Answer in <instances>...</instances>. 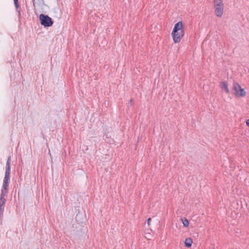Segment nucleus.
I'll list each match as a JSON object with an SVG mask.
<instances>
[{"label":"nucleus","mask_w":249,"mask_h":249,"mask_svg":"<svg viewBox=\"0 0 249 249\" xmlns=\"http://www.w3.org/2000/svg\"><path fill=\"white\" fill-rule=\"evenodd\" d=\"M11 157H9L6 163V169H10Z\"/></svg>","instance_id":"12"},{"label":"nucleus","mask_w":249,"mask_h":249,"mask_svg":"<svg viewBox=\"0 0 249 249\" xmlns=\"http://www.w3.org/2000/svg\"><path fill=\"white\" fill-rule=\"evenodd\" d=\"M10 169H6L4 181H9L10 178Z\"/></svg>","instance_id":"9"},{"label":"nucleus","mask_w":249,"mask_h":249,"mask_svg":"<svg viewBox=\"0 0 249 249\" xmlns=\"http://www.w3.org/2000/svg\"><path fill=\"white\" fill-rule=\"evenodd\" d=\"M214 13L217 17L220 18L223 14L224 6L214 7Z\"/></svg>","instance_id":"4"},{"label":"nucleus","mask_w":249,"mask_h":249,"mask_svg":"<svg viewBox=\"0 0 249 249\" xmlns=\"http://www.w3.org/2000/svg\"><path fill=\"white\" fill-rule=\"evenodd\" d=\"M185 31L183 29V24L181 21L176 23L171 33V36L175 43H178L180 42L184 37Z\"/></svg>","instance_id":"1"},{"label":"nucleus","mask_w":249,"mask_h":249,"mask_svg":"<svg viewBox=\"0 0 249 249\" xmlns=\"http://www.w3.org/2000/svg\"><path fill=\"white\" fill-rule=\"evenodd\" d=\"M193 240L191 238H187L184 241V244L186 247L190 248L192 246Z\"/></svg>","instance_id":"7"},{"label":"nucleus","mask_w":249,"mask_h":249,"mask_svg":"<svg viewBox=\"0 0 249 249\" xmlns=\"http://www.w3.org/2000/svg\"><path fill=\"white\" fill-rule=\"evenodd\" d=\"M246 124L249 127V119L247 120L246 122Z\"/></svg>","instance_id":"14"},{"label":"nucleus","mask_w":249,"mask_h":249,"mask_svg":"<svg viewBox=\"0 0 249 249\" xmlns=\"http://www.w3.org/2000/svg\"><path fill=\"white\" fill-rule=\"evenodd\" d=\"M181 221L184 227L187 228L189 226V222L187 218H186L185 217L182 218L181 219Z\"/></svg>","instance_id":"10"},{"label":"nucleus","mask_w":249,"mask_h":249,"mask_svg":"<svg viewBox=\"0 0 249 249\" xmlns=\"http://www.w3.org/2000/svg\"><path fill=\"white\" fill-rule=\"evenodd\" d=\"M5 202V199L4 198V195L1 194L0 197V215L3 213Z\"/></svg>","instance_id":"6"},{"label":"nucleus","mask_w":249,"mask_h":249,"mask_svg":"<svg viewBox=\"0 0 249 249\" xmlns=\"http://www.w3.org/2000/svg\"><path fill=\"white\" fill-rule=\"evenodd\" d=\"M214 7L224 6L222 0H213Z\"/></svg>","instance_id":"8"},{"label":"nucleus","mask_w":249,"mask_h":249,"mask_svg":"<svg viewBox=\"0 0 249 249\" xmlns=\"http://www.w3.org/2000/svg\"><path fill=\"white\" fill-rule=\"evenodd\" d=\"M219 86L222 91H224L227 94H228L229 93V89L227 82L222 81L220 83Z\"/></svg>","instance_id":"5"},{"label":"nucleus","mask_w":249,"mask_h":249,"mask_svg":"<svg viewBox=\"0 0 249 249\" xmlns=\"http://www.w3.org/2000/svg\"><path fill=\"white\" fill-rule=\"evenodd\" d=\"M39 19L41 25L45 27L51 26L53 24V21L51 18L42 14L40 15Z\"/></svg>","instance_id":"3"},{"label":"nucleus","mask_w":249,"mask_h":249,"mask_svg":"<svg viewBox=\"0 0 249 249\" xmlns=\"http://www.w3.org/2000/svg\"><path fill=\"white\" fill-rule=\"evenodd\" d=\"M14 2L15 3L16 5H17V3H18V0H14Z\"/></svg>","instance_id":"15"},{"label":"nucleus","mask_w":249,"mask_h":249,"mask_svg":"<svg viewBox=\"0 0 249 249\" xmlns=\"http://www.w3.org/2000/svg\"><path fill=\"white\" fill-rule=\"evenodd\" d=\"M232 91L234 95L236 97H243L246 95V92L242 89L237 83H234L233 84Z\"/></svg>","instance_id":"2"},{"label":"nucleus","mask_w":249,"mask_h":249,"mask_svg":"<svg viewBox=\"0 0 249 249\" xmlns=\"http://www.w3.org/2000/svg\"><path fill=\"white\" fill-rule=\"evenodd\" d=\"M9 185V181H4L3 180V190L2 192L3 191V190H7L8 187Z\"/></svg>","instance_id":"11"},{"label":"nucleus","mask_w":249,"mask_h":249,"mask_svg":"<svg viewBox=\"0 0 249 249\" xmlns=\"http://www.w3.org/2000/svg\"><path fill=\"white\" fill-rule=\"evenodd\" d=\"M151 218H149L147 219V224H148V226H150L151 225Z\"/></svg>","instance_id":"13"}]
</instances>
